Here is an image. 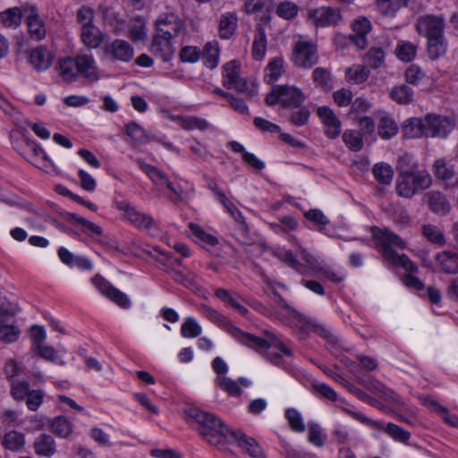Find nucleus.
<instances>
[{
  "label": "nucleus",
  "instance_id": "obj_1",
  "mask_svg": "<svg viewBox=\"0 0 458 458\" xmlns=\"http://www.w3.org/2000/svg\"><path fill=\"white\" fill-rule=\"evenodd\" d=\"M396 168V191L403 198L410 199L432 184L430 174L425 169H420L418 164L407 154L399 157Z\"/></svg>",
  "mask_w": 458,
  "mask_h": 458
},
{
  "label": "nucleus",
  "instance_id": "obj_2",
  "mask_svg": "<svg viewBox=\"0 0 458 458\" xmlns=\"http://www.w3.org/2000/svg\"><path fill=\"white\" fill-rule=\"evenodd\" d=\"M205 316L214 323L218 324L224 327L233 337H234L241 344L253 349L260 350L269 346H276L280 348L285 354H291L290 351L286 349L272 333H266V338L259 337L253 334L242 331L239 327H235L227 318L213 310L209 306L202 307Z\"/></svg>",
  "mask_w": 458,
  "mask_h": 458
},
{
  "label": "nucleus",
  "instance_id": "obj_3",
  "mask_svg": "<svg viewBox=\"0 0 458 458\" xmlns=\"http://www.w3.org/2000/svg\"><path fill=\"white\" fill-rule=\"evenodd\" d=\"M187 414L198 423L197 430L199 435L213 445L218 447L225 445L228 437H232V432H234L213 413L203 411L198 408H191Z\"/></svg>",
  "mask_w": 458,
  "mask_h": 458
},
{
  "label": "nucleus",
  "instance_id": "obj_4",
  "mask_svg": "<svg viewBox=\"0 0 458 458\" xmlns=\"http://www.w3.org/2000/svg\"><path fill=\"white\" fill-rule=\"evenodd\" d=\"M374 236L381 246L383 257L389 264L402 267L408 272H415L417 270V267L407 255H399L393 250V247H396L401 250L405 248V242L399 235L387 229H376Z\"/></svg>",
  "mask_w": 458,
  "mask_h": 458
},
{
  "label": "nucleus",
  "instance_id": "obj_5",
  "mask_svg": "<svg viewBox=\"0 0 458 458\" xmlns=\"http://www.w3.org/2000/svg\"><path fill=\"white\" fill-rule=\"evenodd\" d=\"M241 64L237 60H232L223 65V84L229 89H235L240 93H247L250 97L258 95V90L253 83L249 88L246 80L240 77Z\"/></svg>",
  "mask_w": 458,
  "mask_h": 458
},
{
  "label": "nucleus",
  "instance_id": "obj_6",
  "mask_svg": "<svg viewBox=\"0 0 458 458\" xmlns=\"http://www.w3.org/2000/svg\"><path fill=\"white\" fill-rule=\"evenodd\" d=\"M318 60L315 44L302 38L296 42L293 52V62L295 65L310 69L318 63Z\"/></svg>",
  "mask_w": 458,
  "mask_h": 458
},
{
  "label": "nucleus",
  "instance_id": "obj_7",
  "mask_svg": "<svg viewBox=\"0 0 458 458\" xmlns=\"http://www.w3.org/2000/svg\"><path fill=\"white\" fill-rule=\"evenodd\" d=\"M445 18L443 14H424L416 22L419 34L427 38L444 36Z\"/></svg>",
  "mask_w": 458,
  "mask_h": 458
},
{
  "label": "nucleus",
  "instance_id": "obj_8",
  "mask_svg": "<svg viewBox=\"0 0 458 458\" xmlns=\"http://www.w3.org/2000/svg\"><path fill=\"white\" fill-rule=\"evenodd\" d=\"M426 116V137H446L454 128V119L447 116L428 114Z\"/></svg>",
  "mask_w": 458,
  "mask_h": 458
},
{
  "label": "nucleus",
  "instance_id": "obj_9",
  "mask_svg": "<svg viewBox=\"0 0 458 458\" xmlns=\"http://www.w3.org/2000/svg\"><path fill=\"white\" fill-rule=\"evenodd\" d=\"M115 207L124 213V218L128 222L140 229H150L156 224L151 216L139 211L127 201H116Z\"/></svg>",
  "mask_w": 458,
  "mask_h": 458
},
{
  "label": "nucleus",
  "instance_id": "obj_10",
  "mask_svg": "<svg viewBox=\"0 0 458 458\" xmlns=\"http://www.w3.org/2000/svg\"><path fill=\"white\" fill-rule=\"evenodd\" d=\"M155 24L157 34L174 39L178 37L184 28L182 20L174 13L160 14Z\"/></svg>",
  "mask_w": 458,
  "mask_h": 458
},
{
  "label": "nucleus",
  "instance_id": "obj_11",
  "mask_svg": "<svg viewBox=\"0 0 458 458\" xmlns=\"http://www.w3.org/2000/svg\"><path fill=\"white\" fill-rule=\"evenodd\" d=\"M105 55L114 62L129 63L134 57L132 46L124 39H114L104 47Z\"/></svg>",
  "mask_w": 458,
  "mask_h": 458
},
{
  "label": "nucleus",
  "instance_id": "obj_12",
  "mask_svg": "<svg viewBox=\"0 0 458 458\" xmlns=\"http://www.w3.org/2000/svg\"><path fill=\"white\" fill-rule=\"evenodd\" d=\"M93 284L98 291L122 308H129L130 301L125 293L111 285L105 278L96 276L92 278Z\"/></svg>",
  "mask_w": 458,
  "mask_h": 458
},
{
  "label": "nucleus",
  "instance_id": "obj_13",
  "mask_svg": "<svg viewBox=\"0 0 458 458\" xmlns=\"http://www.w3.org/2000/svg\"><path fill=\"white\" fill-rule=\"evenodd\" d=\"M318 117L325 125V133L328 138L335 139L341 132V121L334 111L327 106H320L317 110Z\"/></svg>",
  "mask_w": 458,
  "mask_h": 458
},
{
  "label": "nucleus",
  "instance_id": "obj_14",
  "mask_svg": "<svg viewBox=\"0 0 458 458\" xmlns=\"http://www.w3.org/2000/svg\"><path fill=\"white\" fill-rule=\"evenodd\" d=\"M79 76H82L91 81L99 79L97 64L94 56L88 53H80L75 56Z\"/></svg>",
  "mask_w": 458,
  "mask_h": 458
},
{
  "label": "nucleus",
  "instance_id": "obj_15",
  "mask_svg": "<svg viewBox=\"0 0 458 458\" xmlns=\"http://www.w3.org/2000/svg\"><path fill=\"white\" fill-rule=\"evenodd\" d=\"M24 13L27 16V26L30 35L36 40H40L46 37L47 31L44 21L39 16L36 7H25Z\"/></svg>",
  "mask_w": 458,
  "mask_h": 458
},
{
  "label": "nucleus",
  "instance_id": "obj_16",
  "mask_svg": "<svg viewBox=\"0 0 458 458\" xmlns=\"http://www.w3.org/2000/svg\"><path fill=\"white\" fill-rule=\"evenodd\" d=\"M174 38L156 34L152 40L151 52L164 62L170 61L174 55Z\"/></svg>",
  "mask_w": 458,
  "mask_h": 458
},
{
  "label": "nucleus",
  "instance_id": "obj_17",
  "mask_svg": "<svg viewBox=\"0 0 458 458\" xmlns=\"http://www.w3.org/2000/svg\"><path fill=\"white\" fill-rule=\"evenodd\" d=\"M54 60L53 54L43 46L38 47L30 52L29 62L38 72L47 70Z\"/></svg>",
  "mask_w": 458,
  "mask_h": 458
},
{
  "label": "nucleus",
  "instance_id": "obj_18",
  "mask_svg": "<svg viewBox=\"0 0 458 458\" xmlns=\"http://www.w3.org/2000/svg\"><path fill=\"white\" fill-rule=\"evenodd\" d=\"M433 172L437 179L446 182L452 187H458V176L456 175L454 166L445 159L435 161Z\"/></svg>",
  "mask_w": 458,
  "mask_h": 458
},
{
  "label": "nucleus",
  "instance_id": "obj_19",
  "mask_svg": "<svg viewBox=\"0 0 458 458\" xmlns=\"http://www.w3.org/2000/svg\"><path fill=\"white\" fill-rule=\"evenodd\" d=\"M436 265L445 274H458V253L443 250L435 257Z\"/></svg>",
  "mask_w": 458,
  "mask_h": 458
},
{
  "label": "nucleus",
  "instance_id": "obj_20",
  "mask_svg": "<svg viewBox=\"0 0 458 458\" xmlns=\"http://www.w3.org/2000/svg\"><path fill=\"white\" fill-rule=\"evenodd\" d=\"M33 449L37 455L50 458L56 454V444L51 435L41 433L35 437Z\"/></svg>",
  "mask_w": 458,
  "mask_h": 458
},
{
  "label": "nucleus",
  "instance_id": "obj_21",
  "mask_svg": "<svg viewBox=\"0 0 458 458\" xmlns=\"http://www.w3.org/2000/svg\"><path fill=\"white\" fill-rule=\"evenodd\" d=\"M232 438L252 458H265L261 447L254 438L248 437L241 431L232 432Z\"/></svg>",
  "mask_w": 458,
  "mask_h": 458
},
{
  "label": "nucleus",
  "instance_id": "obj_22",
  "mask_svg": "<svg viewBox=\"0 0 458 458\" xmlns=\"http://www.w3.org/2000/svg\"><path fill=\"white\" fill-rule=\"evenodd\" d=\"M423 201L430 210L438 215H445L450 210L446 198L439 191H428L423 196Z\"/></svg>",
  "mask_w": 458,
  "mask_h": 458
},
{
  "label": "nucleus",
  "instance_id": "obj_23",
  "mask_svg": "<svg viewBox=\"0 0 458 458\" xmlns=\"http://www.w3.org/2000/svg\"><path fill=\"white\" fill-rule=\"evenodd\" d=\"M281 104L284 107H298L305 99L301 89L293 86L281 85Z\"/></svg>",
  "mask_w": 458,
  "mask_h": 458
},
{
  "label": "nucleus",
  "instance_id": "obj_24",
  "mask_svg": "<svg viewBox=\"0 0 458 458\" xmlns=\"http://www.w3.org/2000/svg\"><path fill=\"white\" fill-rule=\"evenodd\" d=\"M317 26L326 27L335 24L339 18V13L330 7L314 9L310 13Z\"/></svg>",
  "mask_w": 458,
  "mask_h": 458
},
{
  "label": "nucleus",
  "instance_id": "obj_25",
  "mask_svg": "<svg viewBox=\"0 0 458 458\" xmlns=\"http://www.w3.org/2000/svg\"><path fill=\"white\" fill-rule=\"evenodd\" d=\"M57 69L60 77L66 82H72L79 77L75 57H63L59 59Z\"/></svg>",
  "mask_w": 458,
  "mask_h": 458
},
{
  "label": "nucleus",
  "instance_id": "obj_26",
  "mask_svg": "<svg viewBox=\"0 0 458 458\" xmlns=\"http://www.w3.org/2000/svg\"><path fill=\"white\" fill-rule=\"evenodd\" d=\"M423 403L428 408L437 412L446 424L458 428V416L451 413L446 407L441 405L437 400L430 396H427L423 399Z\"/></svg>",
  "mask_w": 458,
  "mask_h": 458
},
{
  "label": "nucleus",
  "instance_id": "obj_27",
  "mask_svg": "<svg viewBox=\"0 0 458 458\" xmlns=\"http://www.w3.org/2000/svg\"><path fill=\"white\" fill-rule=\"evenodd\" d=\"M82 43L89 48H98L104 40L101 30L94 24L81 28Z\"/></svg>",
  "mask_w": 458,
  "mask_h": 458
},
{
  "label": "nucleus",
  "instance_id": "obj_28",
  "mask_svg": "<svg viewBox=\"0 0 458 458\" xmlns=\"http://www.w3.org/2000/svg\"><path fill=\"white\" fill-rule=\"evenodd\" d=\"M426 116L423 118L413 117L407 120L403 125V134L407 138H419L426 136Z\"/></svg>",
  "mask_w": 458,
  "mask_h": 458
},
{
  "label": "nucleus",
  "instance_id": "obj_29",
  "mask_svg": "<svg viewBox=\"0 0 458 458\" xmlns=\"http://www.w3.org/2000/svg\"><path fill=\"white\" fill-rule=\"evenodd\" d=\"M391 46V42L386 38L380 47H372L366 55V60L372 68L380 67L385 62L386 50Z\"/></svg>",
  "mask_w": 458,
  "mask_h": 458
},
{
  "label": "nucleus",
  "instance_id": "obj_30",
  "mask_svg": "<svg viewBox=\"0 0 458 458\" xmlns=\"http://www.w3.org/2000/svg\"><path fill=\"white\" fill-rule=\"evenodd\" d=\"M125 132L131 140L140 144H146L156 140V136L148 134L144 128L134 122L129 123L125 125Z\"/></svg>",
  "mask_w": 458,
  "mask_h": 458
},
{
  "label": "nucleus",
  "instance_id": "obj_31",
  "mask_svg": "<svg viewBox=\"0 0 458 458\" xmlns=\"http://www.w3.org/2000/svg\"><path fill=\"white\" fill-rule=\"evenodd\" d=\"M267 51V36L261 25H257L252 43V56L255 60H261Z\"/></svg>",
  "mask_w": 458,
  "mask_h": 458
},
{
  "label": "nucleus",
  "instance_id": "obj_32",
  "mask_svg": "<svg viewBox=\"0 0 458 458\" xmlns=\"http://www.w3.org/2000/svg\"><path fill=\"white\" fill-rule=\"evenodd\" d=\"M219 47L216 41L208 42L203 49L202 60L206 67L214 69L219 62Z\"/></svg>",
  "mask_w": 458,
  "mask_h": 458
},
{
  "label": "nucleus",
  "instance_id": "obj_33",
  "mask_svg": "<svg viewBox=\"0 0 458 458\" xmlns=\"http://www.w3.org/2000/svg\"><path fill=\"white\" fill-rule=\"evenodd\" d=\"M428 39V55L430 59L436 60L445 55L447 41L445 36L429 38Z\"/></svg>",
  "mask_w": 458,
  "mask_h": 458
},
{
  "label": "nucleus",
  "instance_id": "obj_34",
  "mask_svg": "<svg viewBox=\"0 0 458 458\" xmlns=\"http://www.w3.org/2000/svg\"><path fill=\"white\" fill-rule=\"evenodd\" d=\"M237 27V17L233 13L223 14L219 21V35L224 39H228L234 33Z\"/></svg>",
  "mask_w": 458,
  "mask_h": 458
},
{
  "label": "nucleus",
  "instance_id": "obj_35",
  "mask_svg": "<svg viewBox=\"0 0 458 458\" xmlns=\"http://www.w3.org/2000/svg\"><path fill=\"white\" fill-rule=\"evenodd\" d=\"M137 164L156 185H164L168 180V176L165 172L156 166L147 164L142 159L139 158L137 160Z\"/></svg>",
  "mask_w": 458,
  "mask_h": 458
},
{
  "label": "nucleus",
  "instance_id": "obj_36",
  "mask_svg": "<svg viewBox=\"0 0 458 458\" xmlns=\"http://www.w3.org/2000/svg\"><path fill=\"white\" fill-rule=\"evenodd\" d=\"M394 54L400 61L405 63L411 62L416 56L417 46L410 41L399 40Z\"/></svg>",
  "mask_w": 458,
  "mask_h": 458
},
{
  "label": "nucleus",
  "instance_id": "obj_37",
  "mask_svg": "<svg viewBox=\"0 0 458 458\" xmlns=\"http://www.w3.org/2000/svg\"><path fill=\"white\" fill-rule=\"evenodd\" d=\"M2 445L8 450L20 451L25 445V435L16 430L9 431L4 434Z\"/></svg>",
  "mask_w": 458,
  "mask_h": 458
},
{
  "label": "nucleus",
  "instance_id": "obj_38",
  "mask_svg": "<svg viewBox=\"0 0 458 458\" xmlns=\"http://www.w3.org/2000/svg\"><path fill=\"white\" fill-rule=\"evenodd\" d=\"M409 0H377L376 6L377 11L386 17H393L396 12L408 4Z\"/></svg>",
  "mask_w": 458,
  "mask_h": 458
},
{
  "label": "nucleus",
  "instance_id": "obj_39",
  "mask_svg": "<svg viewBox=\"0 0 458 458\" xmlns=\"http://www.w3.org/2000/svg\"><path fill=\"white\" fill-rule=\"evenodd\" d=\"M421 233L423 236L432 244H436L437 246H444L446 242L444 233L438 226L435 225H423L421 227Z\"/></svg>",
  "mask_w": 458,
  "mask_h": 458
},
{
  "label": "nucleus",
  "instance_id": "obj_40",
  "mask_svg": "<svg viewBox=\"0 0 458 458\" xmlns=\"http://www.w3.org/2000/svg\"><path fill=\"white\" fill-rule=\"evenodd\" d=\"M398 131V127L394 120L386 114L380 117L378 123V134L384 140H389L395 136Z\"/></svg>",
  "mask_w": 458,
  "mask_h": 458
},
{
  "label": "nucleus",
  "instance_id": "obj_41",
  "mask_svg": "<svg viewBox=\"0 0 458 458\" xmlns=\"http://www.w3.org/2000/svg\"><path fill=\"white\" fill-rule=\"evenodd\" d=\"M373 174L377 182L387 185L390 184L393 180L394 170L392 166L386 163H377L373 166Z\"/></svg>",
  "mask_w": 458,
  "mask_h": 458
},
{
  "label": "nucleus",
  "instance_id": "obj_42",
  "mask_svg": "<svg viewBox=\"0 0 458 458\" xmlns=\"http://www.w3.org/2000/svg\"><path fill=\"white\" fill-rule=\"evenodd\" d=\"M22 13L17 8H9L0 13V20L6 28H16L21 22Z\"/></svg>",
  "mask_w": 458,
  "mask_h": 458
},
{
  "label": "nucleus",
  "instance_id": "obj_43",
  "mask_svg": "<svg viewBox=\"0 0 458 458\" xmlns=\"http://www.w3.org/2000/svg\"><path fill=\"white\" fill-rule=\"evenodd\" d=\"M391 98L401 105H407L413 100V90L407 85L394 87L391 90Z\"/></svg>",
  "mask_w": 458,
  "mask_h": 458
},
{
  "label": "nucleus",
  "instance_id": "obj_44",
  "mask_svg": "<svg viewBox=\"0 0 458 458\" xmlns=\"http://www.w3.org/2000/svg\"><path fill=\"white\" fill-rule=\"evenodd\" d=\"M362 134L354 130H347L343 134V140L349 149L357 152L363 148Z\"/></svg>",
  "mask_w": 458,
  "mask_h": 458
},
{
  "label": "nucleus",
  "instance_id": "obj_45",
  "mask_svg": "<svg viewBox=\"0 0 458 458\" xmlns=\"http://www.w3.org/2000/svg\"><path fill=\"white\" fill-rule=\"evenodd\" d=\"M21 331L14 325L6 324L0 319V341L4 344H12L18 340Z\"/></svg>",
  "mask_w": 458,
  "mask_h": 458
},
{
  "label": "nucleus",
  "instance_id": "obj_46",
  "mask_svg": "<svg viewBox=\"0 0 458 458\" xmlns=\"http://www.w3.org/2000/svg\"><path fill=\"white\" fill-rule=\"evenodd\" d=\"M217 201L221 203L227 212L231 215V216L241 225L242 231L248 230V225L244 221L243 216L242 212L238 209V208L225 196V194L220 198Z\"/></svg>",
  "mask_w": 458,
  "mask_h": 458
},
{
  "label": "nucleus",
  "instance_id": "obj_47",
  "mask_svg": "<svg viewBox=\"0 0 458 458\" xmlns=\"http://www.w3.org/2000/svg\"><path fill=\"white\" fill-rule=\"evenodd\" d=\"M179 125L184 130H195L204 131L208 129V123L202 118L197 116H182L177 118Z\"/></svg>",
  "mask_w": 458,
  "mask_h": 458
},
{
  "label": "nucleus",
  "instance_id": "obj_48",
  "mask_svg": "<svg viewBox=\"0 0 458 458\" xmlns=\"http://www.w3.org/2000/svg\"><path fill=\"white\" fill-rule=\"evenodd\" d=\"M284 72L283 60L275 58L268 63L265 70V78L267 83L276 81Z\"/></svg>",
  "mask_w": 458,
  "mask_h": 458
},
{
  "label": "nucleus",
  "instance_id": "obj_49",
  "mask_svg": "<svg viewBox=\"0 0 458 458\" xmlns=\"http://www.w3.org/2000/svg\"><path fill=\"white\" fill-rule=\"evenodd\" d=\"M216 384L229 395L240 396L242 389L238 383L225 376H217L216 377Z\"/></svg>",
  "mask_w": 458,
  "mask_h": 458
},
{
  "label": "nucleus",
  "instance_id": "obj_50",
  "mask_svg": "<svg viewBox=\"0 0 458 458\" xmlns=\"http://www.w3.org/2000/svg\"><path fill=\"white\" fill-rule=\"evenodd\" d=\"M30 385L25 380H13L10 394L16 401H23L30 391Z\"/></svg>",
  "mask_w": 458,
  "mask_h": 458
},
{
  "label": "nucleus",
  "instance_id": "obj_51",
  "mask_svg": "<svg viewBox=\"0 0 458 458\" xmlns=\"http://www.w3.org/2000/svg\"><path fill=\"white\" fill-rule=\"evenodd\" d=\"M51 428L58 437H67L72 431V425L66 418L59 416L53 420Z\"/></svg>",
  "mask_w": 458,
  "mask_h": 458
},
{
  "label": "nucleus",
  "instance_id": "obj_52",
  "mask_svg": "<svg viewBox=\"0 0 458 458\" xmlns=\"http://www.w3.org/2000/svg\"><path fill=\"white\" fill-rule=\"evenodd\" d=\"M369 71L362 65L356 64L348 68L346 71V78L348 81L360 84L369 78Z\"/></svg>",
  "mask_w": 458,
  "mask_h": 458
},
{
  "label": "nucleus",
  "instance_id": "obj_53",
  "mask_svg": "<svg viewBox=\"0 0 458 458\" xmlns=\"http://www.w3.org/2000/svg\"><path fill=\"white\" fill-rule=\"evenodd\" d=\"M34 351L37 352V353L43 359L57 363L59 365H65V361L60 359V357L57 355L56 351L54 347L43 344L39 345L38 348H36Z\"/></svg>",
  "mask_w": 458,
  "mask_h": 458
},
{
  "label": "nucleus",
  "instance_id": "obj_54",
  "mask_svg": "<svg viewBox=\"0 0 458 458\" xmlns=\"http://www.w3.org/2000/svg\"><path fill=\"white\" fill-rule=\"evenodd\" d=\"M201 331V327L192 318H187L181 327V333L186 338L197 337Z\"/></svg>",
  "mask_w": 458,
  "mask_h": 458
},
{
  "label": "nucleus",
  "instance_id": "obj_55",
  "mask_svg": "<svg viewBox=\"0 0 458 458\" xmlns=\"http://www.w3.org/2000/svg\"><path fill=\"white\" fill-rule=\"evenodd\" d=\"M285 417L289 422L291 428L295 432H303L305 430V425L300 412L290 408L285 411Z\"/></svg>",
  "mask_w": 458,
  "mask_h": 458
},
{
  "label": "nucleus",
  "instance_id": "obj_56",
  "mask_svg": "<svg viewBox=\"0 0 458 458\" xmlns=\"http://www.w3.org/2000/svg\"><path fill=\"white\" fill-rule=\"evenodd\" d=\"M276 13L284 20H291L297 15L298 6L292 2L284 1L278 4Z\"/></svg>",
  "mask_w": 458,
  "mask_h": 458
},
{
  "label": "nucleus",
  "instance_id": "obj_57",
  "mask_svg": "<svg viewBox=\"0 0 458 458\" xmlns=\"http://www.w3.org/2000/svg\"><path fill=\"white\" fill-rule=\"evenodd\" d=\"M326 435L322 433L320 426L316 422L309 423V441L316 445L322 446L325 443Z\"/></svg>",
  "mask_w": 458,
  "mask_h": 458
},
{
  "label": "nucleus",
  "instance_id": "obj_58",
  "mask_svg": "<svg viewBox=\"0 0 458 458\" xmlns=\"http://www.w3.org/2000/svg\"><path fill=\"white\" fill-rule=\"evenodd\" d=\"M189 228H190L191 233L195 237H197L199 241H201L210 246H215L216 244H217V242H218L217 239L215 236L206 233L199 225L191 223L189 225Z\"/></svg>",
  "mask_w": 458,
  "mask_h": 458
},
{
  "label": "nucleus",
  "instance_id": "obj_59",
  "mask_svg": "<svg viewBox=\"0 0 458 458\" xmlns=\"http://www.w3.org/2000/svg\"><path fill=\"white\" fill-rule=\"evenodd\" d=\"M370 108V103L363 98H357L351 106V109L349 111V115L352 119H358L361 114L366 113Z\"/></svg>",
  "mask_w": 458,
  "mask_h": 458
},
{
  "label": "nucleus",
  "instance_id": "obj_60",
  "mask_svg": "<svg viewBox=\"0 0 458 458\" xmlns=\"http://www.w3.org/2000/svg\"><path fill=\"white\" fill-rule=\"evenodd\" d=\"M386 432L394 440L406 443L410 438V432L394 423H388Z\"/></svg>",
  "mask_w": 458,
  "mask_h": 458
},
{
  "label": "nucleus",
  "instance_id": "obj_61",
  "mask_svg": "<svg viewBox=\"0 0 458 458\" xmlns=\"http://www.w3.org/2000/svg\"><path fill=\"white\" fill-rule=\"evenodd\" d=\"M44 399V393L39 389L30 390L28 396L26 397V404L29 410L37 411L42 404Z\"/></svg>",
  "mask_w": 458,
  "mask_h": 458
},
{
  "label": "nucleus",
  "instance_id": "obj_62",
  "mask_svg": "<svg viewBox=\"0 0 458 458\" xmlns=\"http://www.w3.org/2000/svg\"><path fill=\"white\" fill-rule=\"evenodd\" d=\"M277 257L280 260L286 263L289 267L293 268L299 273H303L305 270V267L299 262L296 258L293 256V252L290 250H286L277 254Z\"/></svg>",
  "mask_w": 458,
  "mask_h": 458
},
{
  "label": "nucleus",
  "instance_id": "obj_63",
  "mask_svg": "<svg viewBox=\"0 0 458 458\" xmlns=\"http://www.w3.org/2000/svg\"><path fill=\"white\" fill-rule=\"evenodd\" d=\"M30 335L34 345V350L39 345L45 344L44 342L47 335L43 327L38 325L32 326L30 330Z\"/></svg>",
  "mask_w": 458,
  "mask_h": 458
},
{
  "label": "nucleus",
  "instance_id": "obj_64",
  "mask_svg": "<svg viewBox=\"0 0 458 458\" xmlns=\"http://www.w3.org/2000/svg\"><path fill=\"white\" fill-rule=\"evenodd\" d=\"M313 79L317 85L327 88L330 86V72L328 70L318 67L313 72Z\"/></svg>",
  "mask_w": 458,
  "mask_h": 458
}]
</instances>
